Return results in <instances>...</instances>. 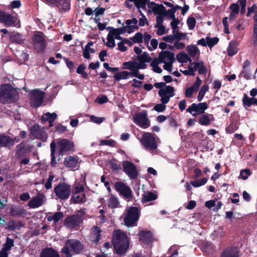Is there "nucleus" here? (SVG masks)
<instances>
[{
    "label": "nucleus",
    "instance_id": "1",
    "mask_svg": "<svg viewBox=\"0 0 257 257\" xmlns=\"http://www.w3.org/2000/svg\"><path fill=\"white\" fill-rule=\"evenodd\" d=\"M154 86L159 88L158 94L161 97L162 103L156 104L154 109L158 112H164L166 108V104H167L171 97L175 95L174 88L170 85H166L163 82L155 83Z\"/></svg>",
    "mask_w": 257,
    "mask_h": 257
},
{
    "label": "nucleus",
    "instance_id": "2",
    "mask_svg": "<svg viewBox=\"0 0 257 257\" xmlns=\"http://www.w3.org/2000/svg\"><path fill=\"white\" fill-rule=\"evenodd\" d=\"M112 244L116 253L121 255L126 252L130 243L126 234L120 229H117L113 232Z\"/></svg>",
    "mask_w": 257,
    "mask_h": 257
},
{
    "label": "nucleus",
    "instance_id": "3",
    "mask_svg": "<svg viewBox=\"0 0 257 257\" xmlns=\"http://www.w3.org/2000/svg\"><path fill=\"white\" fill-rule=\"evenodd\" d=\"M19 98L17 88L11 84L4 83L0 85V103L10 104L16 102Z\"/></svg>",
    "mask_w": 257,
    "mask_h": 257
},
{
    "label": "nucleus",
    "instance_id": "4",
    "mask_svg": "<svg viewBox=\"0 0 257 257\" xmlns=\"http://www.w3.org/2000/svg\"><path fill=\"white\" fill-rule=\"evenodd\" d=\"M83 244L76 239H69L65 241L64 246L61 248V252L66 257H72L73 255L79 254L84 250Z\"/></svg>",
    "mask_w": 257,
    "mask_h": 257
},
{
    "label": "nucleus",
    "instance_id": "5",
    "mask_svg": "<svg viewBox=\"0 0 257 257\" xmlns=\"http://www.w3.org/2000/svg\"><path fill=\"white\" fill-rule=\"evenodd\" d=\"M31 40L33 48L37 53H42L45 51L47 46V42L43 32H37L32 36Z\"/></svg>",
    "mask_w": 257,
    "mask_h": 257
},
{
    "label": "nucleus",
    "instance_id": "6",
    "mask_svg": "<svg viewBox=\"0 0 257 257\" xmlns=\"http://www.w3.org/2000/svg\"><path fill=\"white\" fill-rule=\"evenodd\" d=\"M54 192L60 200H67L71 195V186L64 182L59 183L55 187Z\"/></svg>",
    "mask_w": 257,
    "mask_h": 257
},
{
    "label": "nucleus",
    "instance_id": "7",
    "mask_svg": "<svg viewBox=\"0 0 257 257\" xmlns=\"http://www.w3.org/2000/svg\"><path fill=\"white\" fill-rule=\"evenodd\" d=\"M59 155L63 156L75 151L74 142L66 139L58 140L56 143Z\"/></svg>",
    "mask_w": 257,
    "mask_h": 257
},
{
    "label": "nucleus",
    "instance_id": "8",
    "mask_svg": "<svg viewBox=\"0 0 257 257\" xmlns=\"http://www.w3.org/2000/svg\"><path fill=\"white\" fill-rule=\"evenodd\" d=\"M139 210L137 207L132 206L129 208L125 216L123 219L124 224L128 227L137 225L139 219Z\"/></svg>",
    "mask_w": 257,
    "mask_h": 257
},
{
    "label": "nucleus",
    "instance_id": "9",
    "mask_svg": "<svg viewBox=\"0 0 257 257\" xmlns=\"http://www.w3.org/2000/svg\"><path fill=\"white\" fill-rule=\"evenodd\" d=\"M140 142L144 148L149 150H155L158 147L156 138L151 133H144Z\"/></svg>",
    "mask_w": 257,
    "mask_h": 257
},
{
    "label": "nucleus",
    "instance_id": "10",
    "mask_svg": "<svg viewBox=\"0 0 257 257\" xmlns=\"http://www.w3.org/2000/svg\"><path fill=\"white\" fill-rule=\"evenodd\" d=\"M71 0H46L47 4L50 6L56 7L59 13L68 12L71 8Z\"/></svg>",
    "mask_w": 257,
    "mask_h": 257
},
{
    "label": "nucleus",
    "instance_id": "11",
    "mask_svg": "<svg viewBox=\"0 0 257 257\" xmlns=\"http://www.w3.org/2000/svg\"><path fill=\"white\" fill-rule=\"evenodd\" d=\"M83 222L82 216L78 214H75L67 217L64 221V225L69 228H75Z\"/></svg>",
    "mask_w": 257,
    "mask_h": 257
},
{
    "label": "nucleus",
    "instance_id": "12",
    "mask_svg": "<svg viewBox=\"0 0 257 257\" xmlns=\"http://www.w3.org/2000/svg\"><path fill=\"white\" fill-rule=\"evenodd\" d=\"M208 108L206 102H201L198 104L193 103L186 109V111L191 113L193 116H197L198 114H203L205 110Z\"/></svg>",
    "mask_w": 257,
    "mask_h": 257
},
{
    "label": "nucleus",
    "instance_id": "13",
    "mask_svg": "<svg viewBox=\"0 0 257 257\" xmlns=\"http://www.w3.org/2000/svg\"><path fill=\"white\" fill-rule=\"evenodd\" d=\"M114 188L119 195L123 196L125 199H130L133 197L132 190L124 183L116 182L114 184Z\"/></svg>",
    "mask_w": 257,
    "mask_h": 257
},
{
    "label": "nucleus",
    "instance_id": "14",
    "mask_svg": "<svg viewBox=\"0 0 257 257\" xmlns=\"http://www.w3.org/2000/svg\"><path fill=\"white\" fill-rule=\"evenodd\" d=\"M122 167L124 172L131 179H136L138 175L136 166L132 162L124 161L122 162Z\"/></svg>",
    "mask_w": 257,
    "mask_h": 257
},
{
    "label": "nucleus",
    "instance_id": "15",
    "mask_svg": "<svg viewBox=\"0 0 257 257\" xmlns=\"http://www.w3.org/2000/svg\"><path fill=\"white\" fill-rule=\"evenodd\" d=\"M147 115V111H143L136 114L134 117L135 123L142 127H148L150 125V124Z\"/></svg>",
    "mask_w": 257,
    "mask_h": 257
},
{
    "label": "nucleus",
    "instance_id": "16",
    "mask_svg": "<svg viewBox=\"0 0 257 257\" xmlns=\"http://www.w3.org/2000/svg\"><path fill=\"white\" fill-rule=\"evenodd\" d=\"M44 97V93L39 90H34L31 92L30 98L32 106L34 107L40 106L43 102Z\"/></svg>",
    "mask_w": 257,
    "mask_h": 257
},
{
    "label": "nucleus",
    "instance_id": "17",
    "mask_svg": "<svg viewBox=\"0 0 257 257\" xmlns=\"http://www.w3.org/2000/svg\"><path fill=\"white\" fill-rule=\"evenodd\" d=\"M30 135L36 139L43 141L46 140L47 137L43 128L38 124L34 125L30 130Z\"/></svg>",
    "mask_w": 257,
    "mask_h": 257
},
{
    "label": "nucleus",
    "instance_id": "18",
    "mask_svg": "<svg viewBox=\"0 0 257 257\" xmlns=\"http://www.w3.org/2000/svg\"><path fill=\"white\" fill-rule=\"evenodd\" d=\"M17 19L15 16L7 13L4 11H0V22L4 23L7 27L16 26Z\"/></svg>",
    "mask_w": 257,
    "mask_h": 257
},
{
    "label": "nucleus",
    "instance_id": "19",
    "mask_svg": "<svg viewBox=\"0 0 257 257\" xmlns=\"http://www.w3.org/2000/svg\"><path fill=\"white\" fill-rule=\"evenodd\" d=\"M158 58L163 63H165L166 59L167 62L174 63L175 61V53L169 51H161L159 53Z\"/></svg>",
    "mask_w": 257,
    "mask_h": 257
},
{
    "label": "nucleus",
    "instance_id": "20",
    "mask_svg": "<svg viewBox=\"0 0 257 257\" xmlns=\"http://www.w3.org/2000/svg\"><path fill=\"white\" fill-rule=\"evenodd\" d=\"M140 237L139 240L143 243L148 244L153 241V235L150 231H140L138 234Z\"/></svg>",
    "mask_w": 257,
    "mask_h": 257
},
{
    "label": "nucleus",
    "instance_id": "21",
    "mask_svg": "<svg viewBox=\"0 0 257 257\" xmlns=\"http://www.w3.org/2000/svg\"><path fill=\"white\" fill-rule=\"evenodd\" d=\"M243 107L248 110L252 105L257 106V99L256 98L249 97L246 93H244L242 99Z\"/></svg>",
    "mask_w": 257,
    "mask_h": 257
},
{
    "label": "nucleus",
    "instance_id": "22",
    "mask_svg": "<svg viewBox=\"0 0 257 257\" xmlns=\"http://www.w3.org/2000/svg\"><path fill=\"white\" fill-rule=\"evenodd\" d=\"M40 257H60L58 251L52 247H46L42 249Z\"/></svg>",
    "mask_w": 257,
    "mask_h": 257
},
{
    "label": "nucleus",
    "instance_id": "23",
    "mask_svg": "<svg viewBox=\"0 0 257 257\" xmlns=\"http://www.w3.org/2000/svg\"><path fill=\"white\" fill-rule=\"evenodd\" d=\"M1 147L10 148L14 145L13 139L4 134L0 135Z\"/></svg>",
    "mask_w": 257,
    "mask_h": 257
},
{
    "label": "nucleus",
    "instance_id": "24",
    "mask_svg": "<svg viewBox=\"0 0 257 257\" xmlns=\"http://www.w3.org/2000/svg\"><path fill=\"white\" fill-rule=\"evenodd\" d=\"M26 210L20 206L13 205L10 209L9 213L13 217L21 216L25 214Z\"/></svg>",
    "mask_w": 257,
    "mask_h": 257
},
{
    "label": "nucleus",
    "instance_id": "25",
    "mask_svg": "<svg viewBox=\"0 0 257 257\" xmlns=\"http://www.w3.org/2000/svg\"><path fill=\"white\" fill-rule=\"evenodd\" d=\"M16 149L15 156L18 159H21L27 153L26 144L25 142H22L18 144Z\"/></svg>",
    "mask_w": 257,
    "mask_h": 257
},
{
    "label": "nucleus",
    "instance_id": "26",
    "mask_svg": "<svg viewBox=\"0 0 257 257\" xmlns=\"http://www.w3.org/2000/svg\"><path fill=\"white\" fill-rule=\"evenodd\" d=\"M6 224L7 227L6 229L11 231H14L15 230H20L21 228L24 226L23 222L21 221H16L12 219H10Z\"/></svg>",
    "mask_w": 257,
    "mask_h": 257
},
{
    "label": "nucleus",
    "instance_id": "27",
    "mask_svg": "<svg viewBox=\"0 0 257 257\" xmlns=\"http://www.w3.org/2000/svg\"><path fill=\"white\" fill-rule=\"evenodd\" d=\"M77 157H74L73 156H70L65 158L64 164L65 166L73 169L76 167L78 163Z\"/></svg>",
    "mask_w": 257,
    "mask_h": 257
},
{
    "label": "nucleus",
    "instance_id": "28",
    "mask_svg": "<svg viewBox=\"0 0 257 257\" xmlns=\"http://www.w3.org/2000/svg\"><path fill=\"white\" fill-rule=\"evenodd\" d=\"M10 40L13 43L21 45L24 43L25 39L21 34L13 32L10 35Z\"/></svg>",
    "mask_w": 257,
    "mask_h": 257
},
{
    "label": "nucleus",
    "instance_id": "29",
    "mask_svg": "<svg viewBox=\"0 0 257 257\" xmlns=\"http://www.w3.org/2000/svg\"><path fill=\"white\" fill-rule=\"evenodd\" d=\"M78 194H73L71 196L70 201L73 203H81L85 202L86 201V195L85 193H82L80 195Z\"/></svg>",
    "mask_w": 257,
    "mask_h": 257
},
{
    "label": "nucleus",
    "instance_id": "30",
    "mask_svg": "<svg viewBox=\"0 0 257 257\" xmlns=\"http://www.w3.org/2000/svg\"><path fill=\"white\" fill-rule=\"evenodd\" d=\"M176 59L180 63H187V62H189V63H191L192 62V59L189 56L183 51L177 54Z\"/></svg>",
    "mask_w": 257,
    "mask_h": 257
},
{
    "label": "nucleus",
    "instance_id": "31",
    "mask_svg": "<svg viewBox=\"0 0 257 257\" xmlns=\"http://www.w3.org/2000/svg\"><path fill=\"white\" fill-rule=\"evenodd\" d=\"M155 14L162 15L163 16H167V10L165 7L162 4H156V6L154 7L152 9Z\"/></svg>",
    "mask_w": 257,
    "mask_h": 257
},
{
    "label": "nucleus",
    "instance_id": "32",
    "mask_svg": "<svg viewBox=\"0 0 257 257\" xmlns=\"http://www.w3.org/2000/svg\"><path fill=\"white\" fill-rule=\"evenodd\" d=\"M210 117H213V116L212 114H203L198 119V122L201 125H208L210 124V121L212 119L210 118Z\"/></svg>",
    "mask_w": 257,
    "mask_h": 257
},
{
    "label": "nucleus",
    "instance_id": "33",
    "mask_svg": "<svg viewBox=\"0 0 257 257\" xmlns=\"http://www.w3.org/2000/svg\"><path fill=\"white\" fill-rule=\"evenodd\" d=\"M43 204V200L40 196H36L32 199L28 203V205L33 208L41 206Z\"/></svg>",
    "mask_w": 257,
    "mask_h": 257
},
{
    "label": "nucleus",
    "instance_id": "34",
    "mask_svg": "<svg viewBox=\"0 0 257 257\" xmlns=\"http://www.w3.org/2000/svg\"><path fill=\"white\" fill-rule=\"evenodd\" d=\"M56 144L54 141H52L50 144L51 149V165L52 167L55 166L57 164L55 157Z\"/></svg>",
    "mask_w": 257,
    "mask_h": 257
},
{
    "label": "nucleus",
    "instance_id": "35",
    "mask_svg": "<svg viewBox=\"0 0 257 257\" xmlns=\"http://www.w3.org/2000/svg\"><path fill=\"white\" fill-rule=\"evenodd\" d=\"M128 75L132 76L131 72L127 71H123L120 72L115 74L113 76L114 79L116 81H119L121 79H126L128 78Z\"/></svg>",
    "mask_w": 257,
    "mask_h": 257
},
{
    "label": "nucleus",
    "instance_id": "36",
    "mask_svg": "<svg viewBox=\"0 0 257 257\" xmlns=\"http://www.w3.org/2000/svg\"><path fill=\"white\" fill-rule=\"evenodd\" d=\"M157 198V195L152 192H147L143 195L142 202L144 203L148 202L155 200Z\"/></svg>",
    "mask_w": 257,
    "mask_h": 257
},
{
    "label": "nucleus",
    "instance_id": "37",
    "mask_svg": "<svg viewBox=\"0 0 257 257\" xmlns=\"http://www.w3.org/2000/svg\"><path fill=\"white\" fill-rule=\"evenodd\" d=\"M150 0H127L130 2L134 3V4L138 9H143L145 10L146 9V5L149 3Z\"/></svg>",
    "mask_w": 257,
    "mask_h": 257
},
{
    "label": "nucleus",
    "instance_id": "38",
    "mask_svg": "<svg viewBox=\"0 0 257 257\" xmlns=\"http://www.w3.org/2000/svg\"><path fill=\"white\" fill-rule=\"evenodd\" d=\"M137 62L134 61H129L124 62L122 63V68L123 69H128L131 72H134L136 70Z\"/></svg>",
    "mask_w": 257,
    "mask_h": 257
},
{
    "label": "nucleus",
    "instance_id": "39",
    "mask_svg": "<svg viewBox=\"0 0 257 257\" xmlns=\"http://www.w3.org/2000/svg\"><path fill=\"white\" fill-rule=\"evenodd\" d=\"M160 63H163L161 60L158 58H154L151 63V66L153 67V70L156 73H161L162 72V69L158 66Z\"/></svg>",
    "mask_w": 257,
    "mask_h": 257
},
{
    "label": "nucleus",
    "instance_id": "40",
    "mask_svg": "<svg viewBox=\"0 0 257 257\" xmlns=\"http://www.w3.org/2000/svg\"><path fill=\"white\" fill-rule=\"evenodd\" d=\"M57 115L55 112H46L41 117L42 121H54L57 118Z\"/></svg>",
    "mask_w": 257,
    "mask_h": 257
},
{
    "label": "nucleus",
    "instance_id": "41",
    "mask_svg": "<svg viewBox=\"0 0 257 257\" xmlns=\"http://www.w3.org/2000/svg\"><path fill=\"white\" fill-rule=\"evenodd\" d=\"M187 51L190 57H194L197 53H200L199 50L196 45H188L187 47Z\"/></svg>",
    "mask_w": 257,
    "mask_h": 257
},
{
    "label": "nucleus",
    "instance_id": "42",
    "mask_svg": "<svg viewBox=\"0 0 257 257\" xmlns=\"http://www.w3.org/2000/svg\"><path fill=\"white\" fill-rule=\"evenodd\" d=\"M63 217V213L62 212H57L54 214L53 215L49 216L47 217V220L48 221H54V223L56 224Z\"/></svg>",
    "mask_w": 257,
    "mask_h": 257
},
{
    "label": "nucleus",
    "instance_id": "43",
    "mask_svg": "<svg viewBox=\"0 0 257 257\" xmlns=\"http://www.w3.org/2000/svg\"><path fill=\"white\" fill-rule=\"evenodd\" d=\"M93 235L94 236V241L98 243L101 238L102 230L97 226H94L92 228Z\"/></svg>",
    "mask_w": 257,
    "mask_h": 257
},
{
    "label": "nucleus",
    "instance_id": "44",
    "mask_svg": "<svg viewBox=\"0 0 257 257\" xmlns=\"http://www.w3.org/2000/svg\"><path fill=\"white\" fill-rule=\"evenodd\" d=\"M221 257H238V254L233 249L226 248L222 253Z\"/></svg>",
    "mask_w": 257,
    "mask_h": 257
},
{
    "label": "nucleus",
    "instance_id": "45",
    "mask_svg": "<svg viewBox=\"0 0 257 257\" xmlns=\"http://www.w3.org/2000/svg\"><path fill=\"white\" fill-rule=\"evenodd\" d=\"M86 66L84 64L82 63L79 65L76 69V72L81 75V77L85 79L88 78V75L86 72L85 71Z\"/></svg>",
    "mask_w": 257,
    "mask_h": 257
},
{
    "label": "nucleus",
    "instance_id": "46",
    "mask_svg": "<svg viewBox=\"0 0 257 257\" xmlns=\"http://www.w3.org/2000/svg\"><path fill=\"white\" fill-rule=\"evenodd\" d=\"M128 29L127 32L131 33L132 32L133 29L138 30L139 27L138 26H126L120 28H116V31L119 35L122 34L126 32V29Z\"/></svg>",
    "mask_w": 257,
    "mask_h": 257
},
{
    "label": "nucleus",
    "instance_id": "47",
    "mask_svg": "<svg viewBox=\"0 0 257 257\" xmlns=\"http://www.w3.org/2000/svg\"><path fill=\"white\" fill-rule=\"evenodd\" d=\"M209 89V86L208 85L204 84L202 87H201V89L199 90L198 96H197V99L199 101H201L203 98L204 97L206 92L208 91Z\"/></svg>",
    "mask_w": 257,
    "mask_h": 257
},
{
    "label": "nucleus",
    "instance_id": "48",
    "mask_svg": "<svg viewBox=\"0 0 257 257\" xmlns=\"http://www.w3.org/2000/svg\"><path fill=\"white\" fill-rule=\"evenodd\" d=\"M206 40L208 47L211 48L218 43L219 42V38L216 37L213 38L207 37L206 38Z\"/></svg>",
    "mask_w": 257,
    "mask_h": 257
},
{
    "label": "nucleus",
    "instance_id": "49",
    "mask_svg": "<svg viewBox=\"0 0 257 257\" xmlns=\"http://www.w3.org/2000/svg\"><path fill=\"white\" fill-rule=\"evenodd\" d=\"M14 246V240L13 239L7 237L6 241L4 244L3 249L10 251L11 248Z\"/></svg>",
    "mask_w": 257,
    "mask_h": 257
},
{
    "label": "nucleus",
    "instance_id": "50",
    "mask_svg": "<svg viewBox=\"0 0 257 257\" xmlns=\"http://www.w3.org/2000/svg\"><path fill=\"white\" fill-rule=\"evenodd\" d=\"M138 61L142 62H150L152 61V58L147 52H144L142 55L138 56Z\"/></svg>",
    "mask_w": 257,
    "mask_h": 257
},
{
    "label": "nucleus",
    "instance_id": "51",
    "mask_svg": "<svg viewBox=\"0 0 257 257\" xmlns=\"http://www.w3.org/2000/svg\"><path fill=\"white\" fill-rule=\"evenodd\" d=\"M207 181V178H203L197 181H191V184L194 187H199L205 185Z\"/></svg>",
    "mask_w": 257,
    "mask_h": 257
},
{
    "label": "nucleus",
    "instance_id": "52",
    "mask_svg": "<svg viewBox=\"0 0 257 257\" xmlns=\"http://www.w3.org/2000/svg\"><path fill=\"white\" fill-rule=\"evenodd\" d=\"M119 202L117 198L111 196L108 201V205L111 208H115L118 206Z\"/></svg>",
    "mask_w": 257,
    "mask_h": 257
},
{
    "label": "nucleus",
    "instance_id": "53",
    "mask_svg": "<svg viewBox=\"0 0 257 257\" xmlns=\"http://www.w3.org/2000/svg\"><path fill=\"white\" fill-rule=\"evenodd\" d=\"M130 39L135 43H142L143 41V35L141 32H138L133 37Z\"/></svg>",
    "mask_w": 257,
    "mask_h": 257
},
{
    "label": "nucleus",
    "instance_id": "54",
    "mask_svg": "<svg viewBox=\"0 0 257 257\" xmlns=\"http://www.w3.org/2000/svg\"><path fill=\"white\" fill-rule=\"evenodd\" d=\"M190 64V66L188 67L189 73L191 76H194L195 74L194 72L197 70L198 67H199V63L191 62Z\"/></svg>",
    "mask_w": 257,
    "mask_h": 257
},
{
    "label": "nucleus",
    "instance_id": "55",
    "mask_svg": "<svg viewBox=\"0 0 257 257\" xmlns=\"http://www.w3.org/2000/svg\"><path fill=\"white\" fill-rule=\"evenodd\" d=\"M196 23V19L193 17H189L187 20V24L189 30H193Z\"/></svg>",
    "mask_w": 257,
    "mask_h": 257
},
{
    "label": "nucleus",
    "instance_id": "56",
    "mask_svg": "<svg viewBox=\"0 0 257 257\" xmlns=\"http://www.w3.org/2000/svg\"><path fill=\"white\" fill-rule=\"evenodd\" d=\"M197 63H199V67H198V73L199 74H204L205 75L207 73V69L204 66V62L202 61H199V62H197Z\"/></svg>",
    "mask_w": 257,
    "mask_h": 257
},
{
    "label": "nucleus",
    "instance_id": "57",
    "mask_svg": "<svg viewBox=\"0 0 257 257\" xmlns=\"http://www.w3.org/2000/svg\"><path fill=\"white\" fill-rule=\"evenodd\" d=\"M237 50L234 44L230 43L227 48L228 55L232 56L237 53Z\"/></svg>",
    "mask_w": 257,
    "mask_h": 257
},
{
    "label": "nucleus",
    "instance_id": "58",
    "mask_svg": "<svg viewBox=\"0 0 257 257\" xmlns=\"http://www.w3.org/2000/svg\"><path fill=\"white\" fill-rule=\"evenodd\" d=\"M67 130V128L66 126L63 125L61 123H59L55 126V132L58 134H62L66 132Z\"/></svg>",
    "mask_w": 257,
    "mask_h": 257
},
{
    "label": "nucleus",
    "instance_id": "59",
    "mask_svg": "<svg viewBox=\"0 0 257 257\" xmlns=\"http://www.w3.org/2000/svg\"><path fill=\"white\" fill-rule=\"evenodd\" d=\"M237 124L235 123H230L227 127L225 128L226 133L232 134L234 131L238 129Z\"/></svg>",
    "mask_w": 257,
    "mask_h": 257
},
{
    "label": "nucleus",
    "instance_id": "60",
    "mask_svg": "<svg viewBox=\"0 0 257 257\" xmlns=\"http://www.w3.org/2000/svg\"><path fill=\"white\" fill-rule=\"evenodd\" d=\"M250 174V171L248 169H243L240 172V176L244 180H246Z\"/></svg>",
    "mask_w": 257,
    "mask_h": 257
},
{
    "label": "nucleus",
    "instance_id": "61",
    "mask_svg": "<svg viewBox=\"0 0 257 257\" xmlns=\"http://www.w3.org/2000/svg\"><path fill=\"white\" fill-rule=\"evenodd\" d=\"M231 13L238 15L239 12V6L237 3H232L229 6Z\"/></svg>",
    "mask_w": 257,
    "mask_h": 257
},
{
    "label": "nucleus",
    "instance_id": "62",
    "mask_svg": "<svg viewBox=\"0 0 257 257\" xmlns=\"http://www.w3.org/2000/svg\"><path fill=\"white\" fill-rule=\"evenodd\" d=\"M107 42L106 43V45L108 47L113 48L115 46L114 37H111L110 35H107Z\"/></svg>",
    "mask_w": 257,
    "mask_h": 257
},
{
    "label": "nucleus",
    "instance_id": "63",
    "mask_svg": "<svg viewBox=\"0 0 257 257\" xmlns=\"http://www.w3.org/2000/svg\"><path fill=\"white\" fill-rule=\"evenodd\" d=\"M63 59L64 60L67 67L69 69L70 71L71 72L72 70H73L75 68L73 62L66 57H63Z\"/></svg>",
    "mask_w": 257,
    "mask_h": 257
},
{
    "label": "nucleus",
    "instance_id": "64",
    "mask_svg": "<svg viewBox=\"0 0 257 257\" xmlns=\"http://www.w3.org/2000/svg\"><path fill=\"white\" fill-rule=\"evenodd\" d=\"M240 75L242 76L244 78L248 80L250 79V70L248 68L243 69Z\"/></svg>",
    "mask_w": 257,
    "mask_h": 257
}]
</instances>
